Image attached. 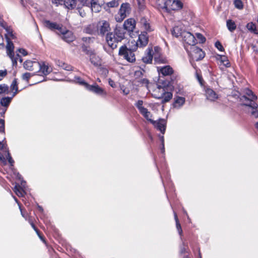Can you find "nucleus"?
Instances as JSON below:
<instances>
[{
  "label": "nucleus",
  "mask_w": 258,
  "mask_h": 258,
  "mask_svg": "<svg viewBox=\"0 0 258 258\" xmlns=\"http://www.w3.org/2000/svg\"><path fill=\"white\" fill-rule=\"evenodd\" d=\"M172 87L170 82L160 80L153 91L152 95L157 99H163V102H168L172 97V93L169 91Z\"/></svg>",
  "instance_id": "1"
},
{
  "label": "nucleus",
  "mask_w": 258,
  "mask_h": 258,
  "mask_svg": "<svg viewBox=\"0 0 258 258\" xmlns=\"http://www.w3.org/2000/svg\"><path fill=\"white\" fill-rule=\"evenodd\" d=\"M49 29L54 31L59 35L64 41L70 43L73 41L75 37L71 31H70L61 24L49 22Z\"/></svg>",
  "instance_id": "2"
},
{
  "label": "nucleus",
  "mask_w": 258,
  "mask_h": 258,
  "mask_svg": "<svg viewBox=\"0 0 258 258\" xmlns=\"http://www.w3.org/2000/svg\"><path fill=\"white\" fill-rule=\"evenodd\" d=\"M23 67L25 70L39 73L41 76H46L47 74L48 67L43 62L40 63L36 60H26L23 63Z\"/></svg>",
  "instance_id": "3"
},
{
  "label": "nucleus",
  "mask_w": 258,
  "mask_h": 258,
  "mask_svg": "<svg viewBox=\"0 0 258 258\" xmlns=\"http://www.w3.org/2000/svg\"><path fill=\"white\" fill-rule=\"evenodd\" d=\"M163 4V7L168 12L170 11H178L183 7V3L180 0H159Z\"/></svg>",
  "instance_id": "4"
},
{
  "label": "nucleus",
  "mask_w": 258,
  "mask_h": 258,
  "mask_svg": "<svg viewBox=\"0 0 258 258\" xmlns=\"http://www.w3.org/2000/svg\"><path fill=\"white\" fill-rule=\"evenodd\" d=\"M82 49L84 52L89 56L91 62L95 66H99L101 63V59L97 55L95 51L92 49L88 48L87 47L83 45Z\"/></svg>",
  "instance_id": "5"
},
{
  "label": "nucleus",
  "mask_w": 258,
  "mask_h": 258,
  "mask_svg": "<svg viewBox=\"0 0 258 258\" xmlns=\"http://www.w3.org/2000/svg\"><path fill=\"white\" fill-rule=\"evenodd\" d=\"M187 51L188 55L193 60H200L205 56V53L203 50L201 48L195 46V45L193 46H190L189 50L187 49Z\"/></svg>",
  "instance_id": "6"
},
{
  "label": "nucleus",
  "mask_w": 258,
  "mask_h": 258,
  "mask_svg": "<svg viewBox=\"0 0 258 258\" xmlns=\"http://www.w3.org/2000/svg\"><path fill=\"white\" fill-rule=\"evenodd\" d=\"M132 48L128 49L126 46H121L119 48V54L123 56V57L130 62H133L135 61L136 58Z\"/></svg>",
  "instance_id": "7"
},
{
  "label": "nucleus",
  "mask_w": 258,
  "mask_h": 258,
  "mask_svg": "<svg viewBox=\"0 0 258 258\" xmlns=\"http://www.w3.org/2000/svg\"><path fill=\"white\" fill-rule=\"evenodd\" d=\"M131 7L128 4L124 3L121 5L120 8L118 13V15L116 16L115 19L117 22L122 21L126 18L130 13Z\"/></svg>",
  "instance_id": "8"
},
{
  "label": "nucleus",
  "mask_w": 258,
  "mask_h": 258,
  "mask_svg": "<svg viewBox=\"0 0 258 258\" xmlns=\"http://www.w3.org/2000/svg\"><path fill=\"white\" fill-rule=\"evenodd\" d=\"M149 42V37L145 32H142L138 36V38L136 42V45L132 46L133 50H136L138 47H144L146 46Z\"/></svg>",
  "instance_id": "9"
},
{
  "label": "nucleus",
  "mask_w": 258,
  "mask_h": 258,
  "mask_svg": "<svg viewBox=\"0 0 258 258\" xmlns=\"http://www.w3.org/2000/svg\"><path fill=\"white\" fill-rule=\"evenodd\" d=\"M110 30L109 24L106 21H99L97 24V33L100 36H103L106 33H109Z\"/></svg>",
  "instance_id": "10"
},
{
  "label": "nucleus",
  "mask_w": 258,
  "mask_h": 258,
  "mask_svg": "<svg viewBox=\"0 0 258 258\" xmlns=\"http://www.w3.org/2000/svg\"><path fill=\"white\" fill-rule=\"evenodd\" d=\"M6 49L8 55L12 60L13 66H17V58H15L14 45L13 42L8 38L7 40Z\"/></svg>",
  "instance_id": "11"
},
{
  "label": "nucleus",
  "mask_w": 258,
  "mask_h": 258,
  "mask_svg": "<svg viewBox=\"0 0 258 258\" xmlns=\"http://www.w3.org/2000/svg\"><path fill=\"white\" fill-rule=\"evenodd\" d=\"M244 95L240 98V100L243 103H252L256 100V96L253 94L252 91L246 88L243 91Z\"/></svg>",
  "instance_id": "12"
},
{
  "label": "nucleus",
  "mask_w": 258,
  "mask_h": 258,
  "mask_svg": "<svg viewBox=\"0 0 258 258\" xmlns=\"http://www.w3.org/2000/svg\"><path fill=\"white\" fill-rule=\"evenodd\" d=\"M106 41L108 45L112 49H114L116 48L117 44L119 40L117 39L115 34L113 33H107L106 36Z\"/></svg>",
  "instance_id": "13"
},
{
  "label": "nucleus",
  "mask_w": 258,
  "mask_h": 258,
  "mask_svg": "<svg viewBox=\"0 0 258 258\" xmlns=\"http://www.w3.org/2000/svg\"><path fill=\"white\" fill-rule=\"evenodd\" d=\"M183 40L186 44L193 46L196 44V39L194 35L187 31H183L182 34Z\"/></svg>",
  "instance_id": "14"
},
{
  "label": "nucleus",
  "mask_w": 258,
  "mask_h": 258,
  "mask_svg": "<svg viewBox=\"0 0 258 258\" xmlns=\"http://www.w3.org/2000/svg\"><path fill=\"white\" fill-rule=\"evenodd\" d=\"M205 95L206 99L210 101H215L219 98L218 94L209 87H205Z\"/></svg>",
  "instance_id": "15"
},
{
  "label": "nucleus",
  "mask_w": 258,
  "mask_h": 258,
  "mask_svg": "<svg viewBox=\"0 0 258 258\" xmlns=\"http://www.w3.org/2000/svg\"><path fill=\"white\" fill-rule=\"evenodd\" d=\"M86 89L98 95L104 96L106 95V92L104 90L96 84L87 85Z\"/></svg>",
  "instance_id": "16"
},
{
  "label": "nucleus",
  "mask_w": 258,
  "mask_h": 258,
  "mask_svg": "<svg viewBox=\"0 0 258 258\" xmlns=\"http://www.w3.org/2000/svg\"><path fill=\"white\" fill-rule=\"evenodd\" d=\"M79 1L82 5V6L78 5L77 10L79 15L83 18L86 16L87 12L89 10L90 6L87 5L86 0Z\"/></svg>",
  "instance_id": "17"
},
{
  "label": "nucleus",
  "mask_w": 258,
  "mask_h": 258,
  "mask_svg": "<svg viewBox=\"0 0 258 258\" xmlns=\"http://www.w3.org/2000/svg\"><path fill=\"white\" fill-rule=\"evenodd\" d=\"M150 122L155 126V127L159 130L162 134H164L166 123L165 120L163 119H160L157 121H154L152 119Z\"/></svg>",
  "instance_id": "18"
},
{
  "label": "nucleus",
  "mask_w": 258,
  "mask_h": 258,
  "mask_svg": "<svg viewBox=\"0 0 258 258\" xmlns=\"http://www.w3.org/2000/svg\"><path fill=\"white\" fill-rule=\"evenodd\" d=\"M136 27V21L134 19H128L123 24V28L128 32H133Z\"/></svg>",
  "instance_id": "19"
},
{
  "label": "nucleus",
  "mask_w": 258,
  "mask_h": 258,
  "mask_svg": "<svg viewBox=\"0 0 258 258\" xmlns=\"http://www.w3.org/2000/svg\"><path fill=\"white\" fill-rule=\"evenodd\" d=\"M157 71L164 76H169L173 73L172 68L169 66L157 67Z\"/></svg>",
  "instance_id": "20"
},
{
  "label": "nucleus",
  "mask_w": 258,
  "mask_h": 258,
  "mask_svg": "<svg viewBox=\"0 0 258 258\" xmlns=\"http://www.w3.org/2000/svg\"><path fill=\"white\" fill-rule=\"evenodd\" d=\"M242 105L249 107L250 110L249 111L250 112L251 115L255 118L258 117V111L257 110V104L256 103H243Z\"/></svg>",
  "instance_id": "21"
},
{
  "label": "nucleus",
  "mask_w": 258,
  "mask_h": 258,
  "mask_svg": "<svg viewBox=\"0 0 258 258\" xmlns=\"http://www.w3.org/2000/svg\"><path fill=\"white\" fill-rule=\"evenodd\" d=\"M125 29L122 27H117L114 30V34L119 41H121L124 38L125 35Z\"/></svg>",
  "instance_id": "22"
},
{
  "label": "nucleus",
  "mask_w": 258,
  "mask_h": 258,
  "mask_svg": "<svg viewBox=\"0 0 258 258\" xmlns=\"http://www.w3.org/2000/svg\"><path fill=\"white\" fill-rule=\"evenodd\" d=\"M90 7L92 11L98 13L100 11L101 7L98 3V0H92L90 3Z\"/></svg>",
  "instance_id": "23"
},
{
  "label": "nucleus",
  "mask_w": 258,
  "mask_h": 258,
  "mask_svg": "<svg viewBox=\"0 0 258 258\" xmlns=\"http://www.w3.org/2000/svg\"><path fill=\"white\" fill-rule=\"evenodd\" d=\"M185 98L182 97H176L173 103V107L176 108H180L185 103Z\"/></svg>",
  "instance_id": "24"
},
{
  "label": "nucleus",
  "mask_w": 258,
  "mask_h": 258,
  "mask_svg": "<svg viewBox=\"0 0 258 258\" xmlns=\"http://www.w3.org/2000/svg\"><path fill=\"white\" fill-rule=\"evenodd\" d=\"M152 50L149 48L147 49V52L144 56L143 57L142 60L144 62L146 63H151L153 59V54H152Z\"/></svg>",
  "instance_id": "25"
},
{
  "label": "nucleus",
  "mask_w": 258,
  "mask_h": 258,
  "mask_svg": "<svg viewBox=\"0 0 258 258\" xmlns=\"http://www.w3.org/2000/svg\"><path fill=\"white\" fill-rule=\"evenodd\" d=\"M64 5L68 10H73L77 6L76 0H64Z\"/></svg>",
  "instance_id": "26"
},
{
  "label": "nucleus",
  "mask_w": 258,
  "mask_h": 258,
  "mask_svg": "<svg viewBox=\"0 0 258 258\" xmlns=\"http://www.w3.org/2000/svg\"><path fill=\"white\" fill-rule=\"evenodd\" d=\"M18 82L16 79L13 81L10 86V91L13 92L12 97H14L18 93Z\"/></svg>",
  "instance_id": "27"
},
{
  "label": "nucleus",
  "mask_w": 258,
  "mask_h": 258,
  "mask_svg": "<svg viewBox=\"0 0 258 258\" xmlns=\"http://www.w3.org/2000/svg\"><path fill=\"white\" fill-rule=\"evenodd\" d=\"M140 24L142 27V28L146 31H151V28L150 27V23H149V21L147 20L145 18H142L140 20Z\"/></svg>",
  "instance_id": "28"
},
{
  "label": "nucleus",
  "mask_w": 258,
  "mask_h": 258,
  "mask_svg": "<svg viewBox=\"0 0 258 258\" xmlns=\"http://www.w3.org/2000/svg\"><path fill=\"white\" fill-rule=\"evenodd\" d=\"M85 32L91 34L97 33V24H92L88 26L85 29Z\"/></svg>",
  "instance_id": "29"
},
{
  "label": "nucleus",
  "mask_w": 258,
  "mask_h": 258,
  "mask_svg": "<svg viewBox=\"0 0 258 258\" xmlns=\"http://www.w3.org/2000/svg\"><path fill=\"white\" fill-rule=\"evenodd\" d=\"M13 98V97H12V96L11 97H3L1 100V105L4 107L8 108V107L10 105Z\"/></svg>",
  "instance_id": "30"
},
{
  "label": "nucleus",
  "mask_w": 258,
  "mask_h": 258,
  "mask_svg": "<svg viewBox=\"0 0 258 258\" xmlns=\"http://www.w3.org/2000/svg\"><path fill=\"white\" fill-rule=\"evenodd\" d=\"M183 32L181 28L178 26H174L172 30V35L176 37H178L180 35L182 36Z\"/></svg>",
  "instance_id": "31"
},
{
  "label": "nucleus",
  "mask_w": 258,
  "mask_h": 258,
  "mask_svg": "<svg viewBox=\"0 0 258 258\" xmlns=\"http://www.w3.org/2000/svg\"><path fill=\"white\" fill-rule=\"evenodd\" d=\"M0 150L7 154L10 152L5 138H4L2 142L0 141Z\"/></svg>",
  "instance_id": "32"
},
{
  "label": "nucleus",
  "mask_w": 258,
  "mask_h": 258,
  "mask_svg": "<svg viewBox=\"0 0 258 258\" xmlns=\"http://www.w3.org/2000/svg\"><path fill=\"white\" fill-rule=\"evenodd\" d=\"M140 112L141 114H142L145 118H146L149 121L152 120L151 118V114L150 112H149L148 109L146 108H143L141 110H140Z\"/></svg>",
  "instance_id": "33"
},
{
  "label": "nucleus",
  "mask_w": 258,
  "mask_h": 258,
  "mask_svg": "<svg viewBox=\"0 0 258 258\" xmlns=\"http://www.w3.org/2000/svg\"><path fill=\"white\" fill-rule=\"evenodd\" d=\"M246 28L251 32L255 34H258V29L256 28L255 25L252 22L248 23L246 25Z\"/></svg>",
  "instance_id": "34"
},
{
  "label": "nucleus",
  "mask_w": 258,
  "mask_h": 258,
  "mask_svg": "<svg viewBox=\"0 0 258 258\" xmlns=\"http://www.w3.org/2000/svg\"><path fill=\"white\" fill-rule=\"evenodd\" d=\"M57 65L58 66L61 67L63 69L66 70V71H72L73 69V68L72 66H71L69 64H68L62 61H60L59 60H58L56 62Z\"/></svg>",
  "instance_id": "35"
},
{
  "label": "nucleus",
  "mask_w": 258,
  "mask_h": 258,
  "mask_svg": "<svg viewBox=\"0 0 258 258\" xmlns=\"http://www.w3.org/2000/svg\"><path fill=\"white\" fill-rule=\"evenodd\" d=\"M226 25L228 30L230 32H233L236 29V25L235 22L231 20H228L227 21Z\"/></svg>",
  "instance_id": "36"
},
{
  "label": "nucleus",
  "mask_w": 258,
  "mask_h": 258,
  "mask_svg": "<svg viewBox=\"0 0 258 258\" xmlns=\"http://www.w3.org/2000/svg\"><path fill=\"white\" fill-rule=\"evenodd\" d=\"M10 92L9 87L7 85L5 84L0 85V94H8Z\"/></svg>",
  "instance_id": "37"
},
{
  "label": "nucleus",
  "mask_w": 258,
  "mask_h": 258,
  "mask_svg": "<svg viewBox=\"0 0 258 258\" xmlns=\"http://www.w3.org/2000/svg\"><path fill=\"white\" fill-rule=\"evenodd\" d=\"M218 60H220L221 63L226 67H230V62L227 57L224 55H219Z\"/></svg>",
  "instance_id": "38"
},
{
  "label": "nucleus",
  "mask_w": 258,
  "mask_h": 258,
  "mask_svg": "<svg viewBox=\"0 0 258 258\" xmlns=\"http://www.w3.org/2000/svg\"><path fill=\"white\" fill-rule=\"evenodd\" d=\"M15 192L19 197H23L25 194V191L20 186L16 185L15 186Z\"/></svg>",
  "instance_id": "39"
},
{
  "label": "nucleus",
  "mask_w": 258,
  "mask_h": 258,
  "mask_svg": "<svg viewBox=\"0 0 258 258\" xmlns=\"http://www.w3.org/2000/svg\"><path fill=\"white\" fill-rule=\"evenodd\" d=\"M154 60L156 63H165L166 59L164 58H163L160 56V55L158 53L154 54Z\"/></svg>",
  "instance_id": "40"
},
{
  "label": "nucleus",
  "mask_w": 258,
  "mask_h": 258,
  "mask_svg": "<svg viewBox=\"0 0 258 258\" xmlns=\"http://www.w3.org/2000/svg\"><path fill=\"white\" fill-rule=\"evenodd\" d=\"M174 218H175V220L176 221V228L178 231V233L179 234V235H181L182 234V230L181 229V226H180V224L179 222V221H178V218H177V216L176 215V214L175 213H174Z\"/></svg>",
  "instance_id": "41"
},
{
  "label": "nucleus",
  "mask_w": 258,
  "mask_h": 258,
  "mask_svg": "<svg viewBox=\"0 0 258 258\" xmlns=\"http://www.w3.org/2000/svg\"><path fill=\"white\" fill-rule=\"evenodd\" d=\"M35 75V73H25L22 75V78L23 80L29 82V79L31 77Z\"/></svg>",
  "instance_id": "42"
},
{
  "label": "nucleus",
  "mask_w": 258,
  "mask_h": 258,
  "mask_svg": "<svg viewBox=\"0 0 258 258\" xmlns=\"http://www.w3.org/2000/svg\"><path fill=\"white\" fill-rule=\"evenodd\" d=\"M74 81L80 85H83L86 88L87 85H88V83L85 82L83 80H82L80 77H76L74 78Z\"/></svg>",
  "instance_id": "43"
},
{
  "label": "nucleus",
  "mask_w": 258,
  "mask_h": 258,
  "mask_svg": "<svg viewBox=\"0 0 258 258\" xmlns=\"http://www.w3.org/2000/svg\"><path fill=\"white\" fill-rule=\"evenodd\" d=\"M119 0H112L107 3V6L110 8L116 7L119 5Z\"/></svg>",
  "instance_id": "44"
},
{
  "label": "nucleus",
  "mask_w": 258,
  "mask_h": 258,
  "mask_svg": "<svg viewBox=\"0 0 258 258\" xmlns=\"http://www.w3.org/2000/svg\"><path fill=\"white\" fill-rule=\"evenodd\" d=\"M0 133L5 134V120L3 119H0Z\"/></svg>",
  "instance_id": "45"
},
{
  "label": "nucleus",
  "mask_w": 258,
  "mask_h": 258,
  "mask_svg": "<svg viewBox=\"0 0 258 258\" xmlns=\"http://www.w3.org/2000/svg\"><path fill=\"white\" fill-rule=\"evenodd\" d=\"M234 5L235 7L238 9L243 8V3L241 0H235Z\"/></svg>",
  "instance_id": "46"
},
{
  "label": "nucleus",
  "mask_w": 258,
  "mask_h": 258,
  "mask_svg": "<svg viewBox=\"0 0 258 258\" xmlns=\"http://www.w3.org/2000/svg\"><path fill=\"white\" fill-rule=\"evenodd\" d=\"M82 39L86 43H90L94 41V38L92 37H83Z\"/></svg>",
  "instance_id": "47"
},
{
  "label": "nucleus",
  "mask_w": 258,
  "mask_h": 258,
  "mask_svg": "<svg viewBox=\"0 0 258 258\" xmlns=\"http://www.w3.org/2000/svg\"><path fill=\"white\" fill-rule=\"evenodd\" d=\"M8 75V71L6 69L0 70V81L3 80Z\"/></svg>",
  "instance_id": "48"
},
{
  "label": "nucleus",
  "mask_w": 258,
  "mask_h": 258,
  "mask_svg": "<svg viewBox=\"0 0 258 258\" xmlns=\"http://www.w3.org/2000/svg\"><path fill=\"white\" fill-rule=\"evenodd\" d=\"M6 156L10 165L11 166H14V161L12 157H11L10 153H8V154H6Z\"/></svg>",
  "instance_id": "49"
},
{
  "label": "nucleus",
  "mask_w": 258,
  "mask_h": 258,
  "mask_svg": "<svg viewBox=\"0 0 258 258\" xmlns=\"http://www.w3.org/2000/svg\"><path fill=\"white\" fill-rule=\"evenodd\" d=\"M143 105V101L142 100H138L135 104L136 106L137 107L139 111L142 108H144Z\"/></svg>",
  "instance_id": "50"
},
{
  "label": "nucleus",
  "mask_w": 258,
  "mask_h": 258,
  "mask_svg": "<svg viewBox=\"0 0 258 258\" xmlns=\"http://www.w3.org/2000/svg\"><path fill=\"white\" fill-rule=\"evenodd\" d=\"M196 35L200 43H204L206 39L202 34L200 33H197Z\"/></svg>",
  "instance_id": "51"
},
{
  "label": "nucleus",
  "mask_w": 258,
  "mask_h": 258,
  "mask_svg": "<svg viewBox=\"0 0 258 258\" xmlns=\"http://www.w3.org/2000/svg\"><path fill=\"white\" fill-rule=\"evenodd\" d=\"M36 233L40 238V239L46 244V246H47L46 240L45 239V237L43 236V234L40 231H39L38 232Z\"/></svg>",
  "instance_id": "52"
},
{
  "label": "nucleus",
  "mask_w": 258,
  "mask_h": 258,
  "mask_svg": "<svg viewBox=\"0 0 258 258\" xmlns=\"http://www.w3.org/2000/svg\"><path fill=\"white\" fill-rule=\"evenodd\" d=\"M215 46L220 51H222L224 50L223 47L219 41L216 42Z\"/></svg>",
  "instance_id": "53"
},
{
  "label": "nucleus",
  "mask_w": 258,
  "mask_h": 258,
  "mask_svg": "<svg viewBox=\"0 0 258 258\" xmlns=\"http://www.w3.org/2000/svg\"><path fill=\"white\" fill-rule=\"evenodd\" d=\"M18 51L19 53H21L23 56H26L28 54L27 51L24 48H19L18 49Z\"/></svg>",
  "instance_id": "54"
},
{
  "label": "nucleus",
  "mask_w": 258,
  "mask_h": 258,
  "mask_svg": "<svg viewBox=\"0 0 258 258\" xmlns=\"http://www.w3.org/2000/svg\"><path fill=\"white\" fill-rule=\"evenodd\" d=\"M100 71L102 72V74L104 76H106L107 74H108V71L107 69L105 68H101L100 69Z\"/></svg>",
  "instance_id": "55"
},
{
  "label": "nucleus",
  "mask_w": 258,
  "mask_h": 258,
  "mask_svg": "<svg viewBox=\"0 0 258 258\" xmlns=\"http://www.w3.org/2000/svg\"><path fill=\"white\" fill-rule=\"evenodd\" d=\"M0 161H2L5 165L6 164V159L2 153L0 152Z\"/></svg>",
  "instance_id": "56"
},
{
  "label": "nucleus",
  "mask_w": 258,
  "mask_h": 258,
  "mask_svg": "<svg viewBox=\"0 0 258 258\" xmlns=\"http://www.w3.org/2000/svg\"><path fill=\"white\" fill-rule=\"evenodd\" d=\"M108 83H109V85L111 87H112V88H115L116 87V84H115V83L113 80H112L111 79H109L108 80Z\"/></svg>",
  "instance_id": "57"
},
{
  "label": "nucleus",
  "mask_w": 258,
  "mask_h": 258,
  "mask_svg": "<svg viewBox=\"0 0 258 258\" xmlns=\"http://www.w3.org/2000/svg\"><path fill=\"white\" fill-rule=\"evenodd\" d=\"M121 89L124 95H127L130 93V90L126 88L122 87Z\"/></svg>",
  "instance_id": "58"
},
{
  "label": "nucleus",
  "mask_w": 258,
  "mask_h": 258,
  "mask_svg": "<svg viewBox=\"0 0 258 258\" xmlns=\"http://www.w3.org/2000/svg\"><path fill=\"white\" fill-rule=\"evenodd\" d=\"M2 110V111L0 112V114L2 117H4L5 114L7 110V108L4 107L2 109H0V110Z\"/></svg>",
  "instance_id": "59"
},
{
  "label": "nucleus",
  "mask_w": 258,
  "mask_h": 258,
  "mask_svg": "<svg viewBox=\"0 0 258 258\" xmlns=\"http://www.w3.org/2000/svg\"><path fill=\"white\" fill-rule=\"evenodd\" d=\"M19 208H20V211H21V215H22V216L24 218H25L26 219H27V213L26 212H25H25H24L23 211V210H22V209L21 208V206H20V207H19Z\"/></svg>",
  "instance_id": "60"
},
{
  "label": "nucleus",
  "mask_w": 258,
  "mask_h": 258,
  "mask_svg": "<svg viewBox=\"0 0 258 258\" xmlns=\"http://www.w3.org/2000/svg\"><path fill=\"white\" fill-rule=\"evenodd\" d=\"M15 58H17V61L18 60H19L20 62H22V61H23V59H22V58L21 56V55H19V54H18V53H17V54H16V55H15Z\"/></svg>",
  "instance_id": "61"
},
{
  "label": "nucleus",
  "mask_w": 258,
  "mask_h": 258,
  "mask_svg": "<svg viewBox=\"0 0 258 258\" xmlns=\"http://www.w3.org/2000/svg\"><path fill=\"white\" fill-rule=\"evenodd\" d=\"M26 220H28L30 225L34 223V220L32 218V217H28V218H27Z\"/></svg>",
  "instance_id": "62"
},
{
  "label": "nucleus",
  "mask_w": 258,
  "mask_h": 258,
  "mask_svg": "<svg viewBox=\"0 0 258 258\" xmlns=\"http://www.w3.org/2000/svg\"><path fill=\"white\" fill-rule=\"evenodd\" d=\"M141 82L143 84V85H145V86L147 87L148 84L149 83V81L148 80L144 79L142 80Z\"/></svg>",
  "instance_id": "63"
},
{
  "label": "nucleus",
  "mask_w": 258,
  "mask_h": 258,
  "mask_svg": "<svg viewBox=\"0 0 258 258\" xmlns=\"http://www.w3.org/2000/svg\"><path fill=\"white\" fill-rule=\"evenodd\" d=\"M31 227L33 228V229L35 231V232L36 233H38V231H39V229L36 227V226H35V224L33 223L31 225Z\"/></svg>",
  "instance_id": "64"
}]
</instances>
